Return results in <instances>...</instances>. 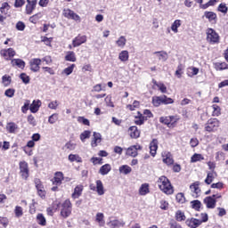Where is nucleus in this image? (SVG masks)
Returning <instances> with one entry per match:
<instances>
[{
    "instance_id": "f257e3e1",
    "label": "nucleus",
    "mask_w": 228,
    "mask_h": 228,
    "mask_svg": "<svg viewBox=\"0 0 228 228\" xmlns=\"http://www.w3.org/2000/svg\"><path fill=\"white\" fill-rule=\"evenodd\" d=\"M157 184L159 190L163 191V193H166V195H172L174 193V187L167 176H160L157 181Z\"/></svg>"
},
{
    "instance_id": "f03ea898",
    "label": "nucleus",
    "mask_w": 228,
    "mask_h": 228,
    "mask_svg": "<svg viewBox=\"0 0 228 228\" xmlns=\"http://www.w3.org/2000/svg\"><path fill=\"white\" fill-rule=\"evenodd\" d=\"M61 216H62V218H69V216L72 215V203L70 200H66L61 205Z\"/></svg>"
},
{
    "instance_id": "7ed1b4c3",
    "label": "nucleus",
    "mask_w": 228,
    "mask_h": 228,
    "mask_svg": "<svg viewBox=\"0 0 228 228\" xmlns=\"http://www.w3.org/2000/svg\"><path fill=\"white\" fill-rule=\"evenodd\" d=\"M207 41L209 44H219L220 43V36L215 29L208 28L207 29Z\"/></svg>"
},
{
    "instance_id": "20e7f679",
    "label": "nucleus",
    "mask_w": 228,
    "mask_h": 228,
    "mask_svg": "<svg viewBox=\"0 0 228 228\" xmlns=\"http://www.w3.org/2000/svg\"><path fill=\"white\" fill-rule=\"evenodd\" d=\"M20 175L26 181L29 177V166L26 161H20L19 163Z\"/></svg>"
},
{
    "instance_id": "39448f33",
    "label": "nucleus",
    "mask_w": 228,
    "mask_h": 228,
    "mask_svg": "<svg viewBox=\"0 0 228 228\" xmlns=\"http://www.w3.org/2000/svg\"><path fill=\"white\" fill-rule=\"evenodd\" d=\"M218 127H220V121L217 118H210L206 124L205 130L211 133L213 131H216Z\"/></svg>"
},
{
    "instance_id": "423d86ee",
    "label": "nucleus",
    "mask_w": 228,
    "mask_h": 228,
    "mask_svg": "<svg viewBox=\"0 0 228 228\" xmlns=\"http://www.w3.org/2000/svg\"><path fill=\"white\" fill-rule=\"evenodd\" d=\"M138 151H142V146H140V144L132 145L126 149V156L136 158L138 156Z\"/></svg>"
},
{
    "instance_id": "0eeeda50",
    "label": "nucleus",
    "mask_w": 228,
    "mask_h": 228,
    "mask_svg": "<svg viewBox=\"0 0 228 228\" xmlns=\"http://www.w3.org/2000/svg\"><path fill=\"white\" fill-rule=\"evenodd\" d=\"M186 226L190 228H199L202 225V221L197 218H189L185 221Z\"/></svg>"
},
{
    "instance_id": "6e6552de",
    "label": "nucleus",
    "mask_w": 228,
    "mask_h": 228,
    "mask_svg": "<svg viewBox=\"0 0 228 228\" xmlns=\"http://www.w3.org/2000/svg\"><path fill=\"white\" fill-rule=\"evenodd\" d=\"M37 8V0H27L25 12L27 15H31Z\"/></svg>"
},
{
    "instance_id": "1a4fd4ad",
    "label": "nucleus",
    "mask_w": 228,
    "mask_h": 228,
    "mask_svg": "<svg viewBox=\"0 0 228 228\" xmlns=\"http://www.w3.org/2000/svg\"><path fill=\"white\" fill-rule=\"evenodd\" d=\"M63 15L67 19H72V20H81V17H79V15L70 9H64Z\"/></svg>"
},
{
    "instance_id": "9d476101",
    "label": "nucleus",
    "mask_w": 228,
    "mask_h": 228,
    "mask_svg": "<svg viewBox=\"0 0 228 228\" xmlns=\"http://www.w3.org/2000/svg\"><path fill=\"white\" fill-rule=\"evenodd\" d=\"M41 63H42V59L30 60L29 61L30 70H32V72H38V70H40Z\"/></svg>"
},
{
    "instance_id": "9b49d317",
    "label": "nucleus",
    "mask_w": 228,
    "mask_h": 228,
    "mask_svg": "<svg viewBox=\"0 0 228 228\" xmlns=\"http://www.w3.org/2000/svg\"><path fill=\"white\" fill-rule=\"evenodd\" d=\"M83 44H86V36L78 35L72 40L73 47H79V45H83Z\"/></svg>"
},
{
    "instance_id": "f8f14e48",
    "label": "nucleus",
    "mask_w": 228,
    "mask_h": 228,
    "mask_svg": "<svg viewBox=\"0 0 228 228\" xmlns=\"http://www.w3.org/2000/svg\"><path fill=\"white\" fill-rule=\"evenodd\" d=\"M63 173L62 172H56L54 174L53 179H52V183L54 186H61V183H63Z\"/></svg>"
},
{
    "instance_id": "ddd939ff",
    "label": "nucleus",
    "mask_w": 228,
    "mask_h": 228,
    "mask_svg": "<svg viewBox=\"0 0 228 228\" xmlns=\"http://www.w3.org/2000/svg\"><path fill=\"white\" fill-rule=\"evenodd\" d=\"M200 182L197 181L190 185V190L193 193V197L197 198L200 195Z\"/></svg>"
},
{
    "instance_id": "4468645a",
    "label": "nucleus",
    "mask_w": 228,
    "mask_h": 228,
    "mask_svg": "<svg viewBox=\"0 0 228 228\" xmlns=\"http://www.w3.org/2000/svg\"><path fill=\"white\" fill-rule=\"evenodd\" d=\"M204 204H206L208 209H215L216 208V200L211 196L206 197L204 199Z\"/></svg>"
},
{
    "instance_id": "2eb2a0df",
    "label": "nucleus",
    "mask_w": 228,
    "mask_h": 228,
    "mask_svg": "<svg viewBox=\"0 0 228 228\" xmlns=\"http://www.w3.org/2000/svg\"><path fill=\"white\" fill-rule=\"evenodd\" d=\"M1 54L2 56H4L5 60H12V58L15 56L16 53H15V50H13V48H9V49L2 50Z\"/></svg>"
},
{
    "instance_id": "dca6fc26",
    "label": "nucleus",
    "mask_w": 228,
    "mask_h": 228,
    "mask_svg": "<svg viewBox=\"0 0 228 228\" xmlns=\"http://www.w3.org/2000/svg\"><path fill=\"white\" fill-rule=\"evenodd\" d=\"M163 163L167 166H170L174 163V157H172V153L168 151H165L162 153Z\"/></svg>"
},
{
    "instance_id": "f3484780",
    "label": "nucleus",
    "mask_w": 228,
    "mask_h": 228,
    "mask_svg": "<svg viewBox=\"0 0 228 228\" xmlns=\"http://www.w3.org/2000/svg\"><path fill=\"white\" fill-rule=\"evenodd\" d=\"M155 58H158L159 61H167L168 60V53L165 51L154 52Z\"/></svg>"
},
{
    "instance_id": "a211bd4d",
    "label": "nucleus",
    "mask_w": 228,
    "mask_h": 228,
    "mask_svg": "<svg viewBox=\"0 0 228 228\" xmlns=\"http://www.w3.org/2000/svg\"><path fill=\"white\" fill-rule=\"evenodd\" d=\"M107 225L110 228L124 227L126 223L123 220L114 219L110 221Z\"/></svg>"
},
{
    "instance_id": "6ab92c4d",
    "label": "nucleus",
    "mask_w": 228,
    "mask_h": 228,
    "mask_svg": "<svg viewBox=\"0 0 228 228\" xmlns=\"http://www.w3.org/2000/svg\"><path fill=\"white\" fill-rule=\"evenodd\" d=\"M158 144H159L158 139H153L150 142V152L153 158L154 156H156V153L158 151Z\"/></svg>"
},
{
    "instance_id": "aec40b11",
    "label": "nucleus",
    "mask_w": 228,
    "mask_h": 228,
    "mask_svg": "<svg viewBox=\"0 0 228 228\" xmlns=\"http://www.w3.org/2000/svg\"><path fill=\"white\" fill-rule=\"evenodd\" d=\"M83 185H77L74 189L73 193L71 194L72 199H79L80 195H83Z\"/></svg>"
},
{
    "instance_id": "412c9836",
    "label": "nucleus",
    "mask_w": 228,
    "mask_h": 228,
    "mask_svg": "<svg viewBox=\"0 0 228 228\" xmlns=\"http://www.w3.org/2000/svg\"><path fill=\"white\" fill-rule=\"evenodd\" d=\"M40 106H42V102L40 100H37V101L34 100L29 107L31 113H37L38 110H40Z\"/></svg>"
},
{
    "instance_id": "4be33fe9",
    "label": "nucleus",
    "mask_w": 228,
    "mask_h": 228,
    "mask_svg": "<svg viewBox=\"0 0 228 228\" xmlns=\"http://www.w3.org/2000/svg\"><path fill=\"white\" fill-rule=\"evenodd\" d=\"M217 176L216 171H210L207 175V178L205 179L206 184H211L215 178Z\"/></svg>"
},
{
    "instance_id": "5701e85b",
    "label": "nucleus",
    "mask_w": 228,
    "mask_h": 228,
    "mask_svg": "<svg viewBox=\"0 0 228 228\" xmlns=\"http://www.w3.org/2000/svg\"><path fill=\"white\" fill-rule=\"evenodd\" d=\"M111 172V165L110 164H105L100 167L99 174L101 175H108Z\"/></svg>"
},
{
    "instance_id": "b1692460",
    "label": "nucleus",
    "mask_w": 228,
    "mask_h": 228,
    "mask_svg": "<svg viewBox=\"0 0 228 228\" xmlns=\"http://www.w3.org/2000/svg\"><path fill=\"white\" fill-rule=\"evenodd\" d=\"M11 63L12 67H18V69H24L26 67V62L21 59H13Z\"/></svg>"
},
{
    "instance_id": "393cba45",
    "label": "nucleus",
    "mask_w": 228,
    "mask_h": 228,
    "mask_svg": "<svg viewBox=\"0 0 228 228\" xmlns=\"http://www.w3.org/2000/svg\"><path fill=\"white\" fill-rule=\"evenodd\" d=\"M131 138H140V130L136 126H130L128 129Z\"/></svg>"
},
{
    "instance_id": "a878e982",
    "label": "nucleus",
    "mask_w": 228,
    "mask_h": 228,
    "mask_svg": "<svg viewBox=\"0 0 228 228\" xmlns=\"http://www.w3.org/2000/svg\"><path fill=\"white\" fill-rule=\"evenodd\" d=\"M145 120H147V117L138 112L137 116H135L134 124H136V126H142Z\"/></svg>"
},
{
    "instance_id": "bb28decb",
    "label": "nucleus",
    "mask_w": 228,
    "mask_h": 228,
    "mask_svg": "<svg viewBox=\"0 0 228 228\" xmlns=\"http://www.w3.org/2000/svg\"><path fill=\"white\" fill-rule=\"evenodd\" d=\"M19 129V126L13 122L7 123L6 131L7 133L13 134Z\"/></svg>"
},
{
    "instance_id": "cd10ccee",
    "label": "nucleus",
    "mask_w": 228,
    "mask_h": 228,
    "mask_svg": "<svg viewBox=\"0 0 228 228\" xmlns=\"http://www.w3.org/2000/svg\"><path fill=\"white\" fill-rule=\"evenodd\" d=\"M126 43H127V39H126V37L120 36L116 41V45L118 47H120L121 49H124V47H126Z\"/></svg>"
},
{
    "instance_id": "c85d7f7f",
    "label": "nucleus",
    "mask_w": 228,
    "mask_h": 228,
    "mask_svg": "<svg viewBox=\"0 0 228 228\" xmlns=\"http://www.w3.org/2000/svg\"><path fill=\"white\" fill-rule=\"evenodd\" d=\"M101 141H102L101 134L94 132V138H93V141L91 142L92 147H95L97 145V143H101Z\"/></svg>"
},
{
    "instance_id": "c756f323",
    "label": "nucleus",
    "mask_w": 228,
    "mask_h": 228,
    "mask_svg": "<svg viewBox=\"0 0 228 228\" xmlns=\"http://www.w3.org/2000/svg\"><path fill=\"white\" fill-rule=\"evenodd\" d=\"M96 192L98 195H104V185L101 180L96 181Z\"/></svg>"
},
{
    "instance_id": "7c9ffc66",
    "label": "nucleus",
    "mask_w": 228,
    "mask_h": 228,
    "mask_svg": "<svg viewBox=\"0 0 228 228\" xmlns=\"http://www.w3.org/2000/svg\"><path fill=\"white\" fill-rule=\"evenodd\" d=\"M149 183H142L141 187L139 188V195L144 196L149 193Z\"/></svg>"
},
{
    "instance_id": "2f4dec72",
    "label": "nucleus",
    "mask_w": 228,
    "mask_h": 228,
    "mask_svg": "<svg viewBox=\"0 0 228 228\" xmlns=\"http://www.w3.org/2000/svg\"><path fill=\"white\" fill-rule=\"evenodd\" d=\"M132 171L133 169L131 168V167L127 165H123L119 167V173L124 174L125 175H127V174H131Z\"/></svg>"
},
{
    "instance_id": "473e14b6",
    "label": "nucleus",
    "mask_w": 228,
    "mask_h": 228,
    "mask_svg": "<svg viewBox=\"0 0 228 228\" xmlns=\"http://www.w3.org/2000/svg\"><path fill=\"white\" fill-rule=\"evenodd\" d=\"M118 60H120V61H127L129 60V52L123 50L118 54Z\"/></svg>"
},
{
    "instance_id": "72a5a7b5",
    "label": "nucleus",
    "mask_w": 228,
    "mask_h": 228,
    "mask_svg": "<svg viewBox=\"0 0 228 228\" xmlns=\"http://www.w3.org/2000/svg\"><path fill=\"white\" fill-rule=\"evenodd\" d=\"M175 220L177 222H184V220H186V216L184 215V212L177 210L175 212Z\"/></svg>"
},
{
    "instance_id": "f704fd0d",
    "label": "nucleus",
    "mask_w": 228,
    "mask_h": 228,
    "mask_svg": "<svg viewBox=\"0 0 228 228\" xmlns=\"http://www.w3.org/2000/svg\"><path fill=\"white\" fill-rule=\"evenodd\" d=\"M204 17L209 20V22H213V20H216V13L213 12H205Z\"/></svg>"
},
{
    "instance_id": "c9c22d12",
    "label": "nucleus",
    "mask_w": 228,
    "mask_h": 228,
    "mask_svg": "<svg viewBox=\"0 0 228 228\" xmlns=\"http://www.w3.org/2000/svg\"><path fill=\"white\" fill-rule=\"evenodd\" d=\"M43 14L42 12H37L36 14H34L33 16H31L28 20L29 22H31L32 24H37V20H40V19H42Z\"/></svg>"
},
{
    "instance_id": "e433bc0d",
    "label": "nucleus",
    "mask_w": 228,
    "mask_h": 228,
    "mask_svg": "<svg viewBox=\"0 0 228 228\" xmlns=\"http://www.w3.org/2000/svg\"><path fill=\"white\" fill-rule=\"evenodd\" d=\"M37 220L39 225L45 226L47 224V221L45 220V216H44V214H37Z\"/></svg>"
},
{
    "instance_id": "4c0bfd02",
    "label": "nucleus",
    "mask_w": 228,
    "mask_h": 228,
    "mask_svg": "<svg viewBox=\"0 0 228 228\" xmlns=\"http://www.w3.org/2000/svg\"><path fill=\"white\" fill-rule=\"evenodd\" d=\"M202 160H204V156L199 153H194L191 158V163H197V161H202Z\"/></svg>"
},
{
    "instance_id": "58836bf2",
    "label": "nucleus",
    "mask_w": 228,
    "mask_h": 228,
    "mask_svg": "<svg viewBox=\"0 0 228 228\" xmlns=\"http://www.w3.org/2000/svg\"><path fill=\"white\" fill-rule=\"evenodd\" d=\"M160 124H165V126H167V127H172L170 116L167 117H160L159 118Z\"/></svg>"
},
{
    "instance_id": "ea45409f",
    "label": "nucleus",
    "mask_w": 228,
    "mask_h": 228,
    "mask_svg": "<svg viewBox=\"0 0 228 228\" xmlns=\"http://www.w3.org/2000/svg\"><path fill=\"white\" fill-rule=\"evenodd\" d=\"M2 84L4 85V86H10V85L12 84V77L8 75L3 76Z\"/></svg>"
},
{
    "instance_id": "a19ab883",
    "label": "nucleus",
    "mask_w": 228,
    "mask_h": 228,
    "mask_svg": "<svg viewBox=\"0 0 228 228\" xmlns=\"http://www.w3.org/2000/svg\"><path fill=\"white\" fill-rule=\"evenodd\" d=\"M181 28V20H175L171 26V29L174 33H178L179 30L177 28Z\"/></svg>"
},
{
    "instance_id": "79ce46f5",
    "label": "nucleus",
    "mask_w": 228,
    "mask_h": 228,
    "mask_svg": "<svg viewBox=\"0 0 228 228\" xmlns=\"http://www.w3.org/2000/svg\"><path fill=\"white\" fill-rule=\"evenodd\" d=\"M96 222H98L100 227L104 225V214L97 213L96 214Z\"/></svg>"
},
{
    "instance_id": "37998d69",
    "label": "nucleus",
    "mask_w": 228,
    "mask_h": 228,
    "mask_svg": "<svg viewBox=\"0 0 228 228\" xmlns=\"http://www.w3.org/2000/svg\"><path fill=\"white\" fill-rule=\"evenodd\" d=\"M152 104L153 106H155V108H159V106H161L162 104L161 96H153Z\"/></svg>"
},
{
    "instance_id": "c03bdc74",
    "label": "nucleus",
    "mask_w": 228,
    "mask_h": 228,
    "mask_svg": "<svg viewBox=\"0 0 228 228\" xmlns=\"http://www.w3.org/2000/svg\"><path fill=\"white\" fill-rule=\"evenodd\" d=\"M65 60L66 61H76V53L74 52H68Z\"/></svg>"
},
{
    "instance_id": "a18cd8bd",
    "label": "nucleus",
    "mask_w": 228,
    "mask_h": 228,
    "mask_svg": "<svg viewBox=\"0 0 228 228\" xmlns=\"http://www.w3.org/2000/svg\"><path fill=\"white\" fill-rule=\"evenodd\" d=\"M75 67H76V64H71L69 67L63 69L62 74H65V76H70V74L74 72Z\"/></svg>"
},
{
    "instance_id": "49530a36",
    "label": "nucleus",
    "mask_w": 228,
    "mask_h": 228,
    "mask_svg": "<svg viewBox=\"0 0 228 228\" xmlns=\"http://www.w3.org/2000/svg\"><path fill=\"white\" fill-rule=\"evenodd\" d=\"M90 134H92V132L86 130L80 134V140L85 143V140H88L90 138Z\"/></svg>"
},
{
    "instance_id": "de8ad7c7",
    "label": "nucleus",
    "mask_w": 228,
    "mask_h": 228,
    "mask_svg": "<svg viewBox=\"0 0 228 228\" xmlns=\"http://www.w3.org/2000/svg\"><path fill=\"white\" fill-rule=\"evenodd\" d=\"M175 199L179 204H184L186 202V198H184V193L183 192L177 193Z\"/></svg>"
},
{
    "instance_id": "09e8293b",
    "label": "nucleus",
    "mask_w": 228,
    "mask_h": 228,
    "mask_svg": "<svg viewBox=\"0 0 228 228\" xmlns=\"http://www.w3.org/2000/svg\"><path fill=\"white\" fill-rule=\"evenodd\" d=\"M213 108V112H212V115L213 117H220V114H221V109H220V106L216 105V104H214L212 106Z\"/></svg>"
},
{
    "instance_id": "8fccbe9b",
    "label": "nucleus",
    "mask_w": 228,
    "mask_h": 228,
    "mask_svg": "<svg viewBox=\"0 0 228 228\" xmlns=\"http://www.w3.org/2000/svg\"><path fill=\"white\" fill-rule=\"evenodd\" d=\"M162 104H174V99L168 98L167 95L160 96Z\"/></svg>"
},
{
    "instance_id": "3c124183",
    "label": "nucleus",
    "mask_w": 228,
    "mask_h": 228,
    "mask_svg": "<svg viewBox=\"0 0 228 228\" xmlns=\"http://www.w3.org/2000/svg\"><path fill=\"white\" fill-rule=\"evenodd\" d=\"M58 118H59V117H58V113H53V114H52L49 118H48V122H49V124H55V123H57L58 122Z\"/></svg>"
},
{
    "instance_id": "603ef678",
    "label": "nucleus",
    "mask_w": 228,
    "mask_h": 228,
    "mask_svg": "<svg viewBox=\"0 0 228 228\" xmlns=\"http://www.w3.org/2000/svg\"><path fill=\"white\" fill-rule=\"evenodd\" d=\"M27 122H28L29 126H32V127L37 126V119H35V117L31 114L28 116Z\"/></svg>"
},
{
    "instance_id": "864d4df0",
    "label": "nucleus",
    "mask_w": 228,
    "mask_h": 228,
    "mask_svg": "<svg viewBox=\"0 0 228 228\" xmlns=\"http://www.w3.org/2000/svg\"><path fill=\"white\" fill-rule=\"evenodd\" d=\"M15 216L17 218H20L24 215V212L22 211V207L16 206L14 209Z\"/></svg>"
},
{
    "instance_id": "5fc2aeb1",
    "label": "nucleus",
    "mask_w": 228,
    "mask_h": 228,
    "mask_svg": "<svg viewBox=\"0 0 228 228\" xmlns=\"http://www.w3.org/2000/svg\"><path fill=\"white\" fill-rule=\"evenodd\" d=\"M31 102L29 100H26L24 105L21 107L22 113H28V110L30 108Z\"/></svg>"
},
{
    "instance_id": "6e6d98bb",
    "label": "nucleus",
    "mask_w": 228,
    "mask_h": 228,
    "mask_svg": "<svg viewBox=\"0 0 228 228\" xmlns=\"http://www.w3.org/2000/svg\"><path fill=\"white\" fill-rule=\"evenodd\" d=\"M227 69H228V65L225 62L216 64V69H217V70H225Z\"/></svg>"
},
{
    "instance_id": "4d7b16f0",
    "label": "nucleus",
    "mask_w": 228,
    "mask_h": 228,
    "mask_svg": "<svg viewBox=\"0 0 228 228\" xmlns=\"http://www.w3.org/2000/svg\"><path fill=\"white\" fill-rule=\"evenodd\" d=\"M191 206L193 209H195L196 211H199V209H200V206H202V203H200V200H196L191 201Z\"/></svg>"
},
{
    "instance_id": "13d9d810",
    "label": "nucleus",
    "mask_w": 228,
    "mask_h": 228,
    "mask_svg": "<svg viewBox=\"0 0 228 228\" xmlns=\"http://www.w3.org/2000/svg\"><path fill=\"white\" fill-rule=\"evenodd\" d=\"M69 159L71 162H74V161H77V163L81 162V157L77 156V155H74V154H69Z\"/></svg>"
},
{
    "instance_id": "bf43d9fd",
    "label": "nucleus",
    "mask_w": 228,
    "mask_h": 228,
    "mask_svg": "<svg viewBox=\"0 0 228 228\" xmlns=\"http://www.w3.org/2000/svg\"><path fill=\"white\" fill-rule=\"evenodd\" d=\"M77 122H79V124H84V126H90V120L85 118V117H78Z\"/></svg>"
},
{
    "instance_id": "052dcab7",
    "label": "nucleus",
    "mask_w": 228,
    "mask_h": 228,
    "mask_svg": "<svg viewBox=\"0 0 228 228\" xmlns=\"http://www.w3.org/2000/svg\"><path fill=\"white\" fill-rule=\"evenodd\" d=\"M4 95L6 97H10V98L13 97V95H15V89L9 88V89L5 90Z\"/></svg>"
},
{
    "instance_id": "680f3d73",
    "label": "nucleus",
    "mask_w": 228,
    "mask_h": 228,
    "mask_svg": "<svg viewBox=\"0 0 228 228\" xmlns=\"http://www.w3.org/2000/svg\"><path fill=\"white\" fill-rule=\"evenodd\" d=\"M16 29H18V31H24V29H26V24L22 21H18L16 23Z\"/></svg>"
},
{
    "instance_id": "e2e57ef3",
    "label": "nucleus",
    "mask_w": 228,
    "mask_h": 228,
    "mask_svg": "<svg viewBox=\"0 0 228 228\" xmlns=\"http://www.w3.org/2000/svg\"><path fill=\"white\" fill-rule=\"evenodd\" d=\"M91 161L94 165H102V158L93 157Z\"/></svg>"
},
{
    "instance_id": "0e129e2a",
    "label": "nucleus",
    "mask_w": 228,
    "mask_h": 228,
    "mask_svg": "<svg viewBox=\"0 0 228 228\" xmlns=\"http://www.w3.org/2000/svg\"><path fill=\"white\" fill-rule=\"evenodd\" d=\"M228 8L225 4H220L218 6V12H221V13H227Z\"/></svg>"
},
{
    "instance_id": "69168bd1",
    "label": "nucleus",
    "mask_w": 228,
    "mask_h": 228,
    "mask_svg": "<svg viewBox=\"0 0 228 228\" xmlns=\"http://www.w3.org/2000/svg\"><path fill=\"white\" fill-rule=\"evenodd\" d=\"M58 106H59L58 101H56V100L51 102L48 104V108H49L50 110H57V109H58Z\"/></svg>"
},
{
    "instance_id": "338daca9",
    "label": "nucleus",
    "mask_w": 228,
    "mask_h": 228,
    "mask_svg": "<svg viewBox=\"0 0 228 228\" xmlns=\"http://www.w3.org/2000/svg\"><path fill=\"white\" fill-rule=\"evenodd\" d=\"M20 77L22 82L25 83V85H28V83H29V77L26 75V73H21Z\"/></svg>"
},
{
    "instance_id": "774afa93",
    "label": "nucleus",
    "mask_w": 228,
    "mask_h": 228,
    "mask_svg": "<svg viewBox=\"0 0 228 228\" xmlns=\"http://www.w3.org/2000/svg\"><path fill=\"white\" fill-rule=\"evenodd\" d=\"M65 148L68 149V151H74L76 149V143L69 142L65 144Z\"/></svg>"
}]
</instances>
